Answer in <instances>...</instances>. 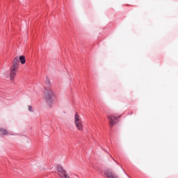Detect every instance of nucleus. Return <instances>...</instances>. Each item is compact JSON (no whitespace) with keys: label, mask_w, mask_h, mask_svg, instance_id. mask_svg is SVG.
<instances>
[{"label":"nucleus","mask_w":178,"mask_h":178,"mask_svg":"<svg viewBox=\"0 0 178 178\" xmlns=\"http://www.w3.org/2000/svg\"><path fill=\"white\" fill-rule=\"evenodd\" d=\"M20 61L19 60V57H15L13 60V66L10 67V80H15L17 70H19V64Z\"/></svg>","instance_id":"f257e3e1"},{"label":"nucleus","mask_w":178,"mask_h":178,"mask_svg":"<svg viewBox=\"0 0 178 178\" xmlns=\"http://www.w3.org/2000/svg\"><path fill=\"white\" fill-rule=\"evenodd\" d=\"M55 94L51 89H46V92H44V99L47 101V104L49 108H52V105H54V96Z\"/></svg>","instance_id":"f03ea898"},{"label":"nucleus","mask_w":178,"mask_h":178,"mask_svg":"<svg viewBox=\"0 0 178 178\" xmlns=\"http://www.w3.org/2000/svg\"><path fill=\"white\" fill-rule=\"evenodd\" d=\"M74 124L79 131H83V122H81V118L77 115V113L74 115Z\"/></svg>","instance_id":"7ed1b4c3"},{"label":"nucleus","mask_w":178,"mask_h":178,"mask_svg":"<svg viewBox=\"0 0 178 178\" xmlns=\"http://www.w3.org/2000/svg\"><path fill=\"white\" fill-rule=\"evenodd\" d=\"M118 118H120V116H119V117H116L115 115H108V119L110 120V124H111V127L115 126V124H116V122H115V120H117L118 119Z\"/></svg>","instance_id":"20e7f679"},{"label":"nucleus","mask_w":178,"mask_h":178,"mask_svg":"<svg viewBox=\"0 0 178 178\" xmlns=\"http://www.w3.org/2000/svg\"><path fill=\"white\" fill-rule=\"evenodd\" d=\"M0 134H2L3 136H8V134H9V132H8V130L1 128Z\"/></svg>","instance_id":"39448f33"},{"label":"nucleus","mask_w":178,"mask_h":178,"mask_svg":"<svg viewBox=\"0 0 178 178\" xmlns=\"http://www.w3.org/2000/svg\"><path fill=\"white\" fill-rule=\"evenodd\" d=\"M18 59L21 62L22 65H24V63H26V57H24V56H19Z\"/></svg>","instance_id":"423d86ee"},{"label":"nucleus","mask_w":178,"mask_h":178,"mask_svg":"<svg viewBox=\"0 0 178 178\" xmlns=\"http://www.w3.org/2000/svg\"><path fill=\"white\" fill-rule=\"evenodd\" d=\"M106 175L108 178H118L116 175H115V174H113L112 172L108 173Z\"/></svg>","instance_id":"0eeeda50"},{"label":"nucleus","mask_w":178,"mask_h":178,"mask_svg":"<svg viewBox=\"0 0 178 178\" xmlns=\"http://www.w3.org/2000/svg\"><path fill=\"white\" fill-rule=\"evenodd\" d=\"M46 85L48 86V87L51 86V81H49L48 79L46 80Z\"/></svg>","instance_id":"6e6552de"},{"label":"nucleus","mask_w":178,"mask_h":178,"mask_svg":"<svg viewBox=\"0 0 178 178\" xmlns=\"http://www.w3.org/2000/svg\"><path fill=\"white\" fill-rule=\"evenodd\" d=\"M29 112H33V107L31 106H29Z\"/></svg>","instance_id":"1a4fd4ad"},{"label":"nucleus","mask_w":178,"mask_h":178,"mask_svg":"<svg viewBox=\"0 0 178 178\" xmlns=\"http://www.w3.org/2000/svg\"><path fill=\"white\" fill-rule=\"evenodd\" d=\"M113 161H114V162H115V163H117V165H119V163H118V161H116V160H115V159L112 158Z\"/></svg>","instance_id":"9d476101"},{"label":"nucleus","mask_w":178,"mask_h":178,"mask_svg":"<svg viewBox=\"0 0 178 178\" xmlns=\"http://www.w3.org/2000/svg\"><path fill=\"white\" fill-rule=\"evenodd\" d=\"M122 170H123L124 173H125V175H127V173H126V172H124V170L123 169V168H122Z\"/></svg>","instance_id":"9b49d317"}]
</instances>
